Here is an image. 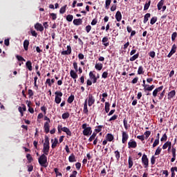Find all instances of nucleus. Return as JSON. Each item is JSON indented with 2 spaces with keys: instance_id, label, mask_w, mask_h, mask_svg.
I'll list each match as a JSON object with an SVG mask.
<instances>
[{
  "instance_id": "bb28decb",
  "label": "nucleus",
  "mask_w": 177,
  "mask_h": 177,
  "mask_svg": "<svg viewBox=\"0 0 177 177\" xmlns=\"http://www.w3.org/2000/svg\"><path fill=\"white\" fill-rule=\"evenodd\" d=\"M30 45V41L25 39L24 41V48L25 50H28V46Z\"/></svg>"
},
{
  "instance_id": "f8f14e48",
  "label": "nucleus",
  "mask_w": 177,
  "mask_h": 177,
  "mask_svg": "<svg viewBox=\"0 0 177 177\" xmlns=\"http://www.w3.org/2000/svg\"><path fill=\"white\" fill-rule=\"evenodd\" d=\"M176 49H177V46H176V44H174L171 47V51L169 52V53L167 55V57H172V55L174 54V53H176Z\"/></svg>"
},
{
  "instance_id": "b1692460",
  "label": "nucleus",
  "mask_w": 177,
  "mask_h": 177,
  "mask_svg": "<svg viewBox=\"0 0 177 177\" xmlns=\"http://www.w3.org/2000/svg\"><path fill=\"white\" fill-rule=\"evenodd\" d=\"M68 161L69 162H76L77 158H75V155H74V153L71 154V156L68 157Z\"/></svg>"
},
{
  "instance_id": "13d9d810",
  "label": "nucleus",
  "mask_w": 177,
  "mask_h": 177,
  "mask_svg": "<svg viewBox=\"0 0 177 177\" xmlns=\"http://www.w3.org/2000/svg\"><path fill=\"white\" fill-rule=\"evenodd\" d=\"M149 56H150V57H152V59H154V57H156V52L150 51L149 53Z\"/></svg>"
},
{
  "instance_id": "1a4fd4ad",
  "label": "nucleus",
  "mask_w": 177,
  "mask_h": 177,
  "mask_svg": "<svg viewBox=\"0 0 177 177\" xmlns=\"http://www.w3.org/2000/svg\"><path fill=\"white\" fill-rule=\"evenodd\" d=\"M129 149H136L138 147V143L133 140H131L128 142Z\"/></svg>"
},
{
  "instance_id": "9b49d317",
  "label": "nucleus",
  "mask_w": 177,
  "mask_h": 177,
  "mask_svg": "<svg viewBox=\"0 0 177 177\" xmlns=\"http://www.w3.org/2000/svg\"><path fill=\"white\" fill-rule=\"evenodd\" d=\"M164 89V86H160V87L156 88L155 90H153L152 95L153 97H157V95L158 92H161Z\"/></svg>"
},
{
  "instance_id": "864d4df0",
  "label": "nucleus",
  "mask_w": 177,
  "mask_h": 177,
  "mask_svg": "<svg viewBox=\"0 0 177 177\" xmlns=\"http://www.w3.org/2000/svg\"><path fill=\"white\" fill-rule=\"evenodd\" d=\"M162 150V149H161V148H160V147H158L157 148V149L156 150L155 156H160V154L161 153Z\"/></svg>"
},
{
  "instance_id": "dca6fc26",
  "label": "nucleus",
  "mask_w": 177,
  "mask_h": 177,
  "mask_svg": "<svg viewBox=\"0 0 177 177\" xmlns=\"http://www.w3.org/2000/svg\"><path fill=\"white\" fill-rule=\"evenodd\" d=\"M35 28L37 30V31H40V32H42L44 31V26L39 23H37L35 25Z\"/></svg>"
},
{
  "instance_id": "cd10ccee",
  "label": "nucleus",
  "mask_w": 177,
  "mask_h": 177,
  "mask_svg": "<svg viewBox=\"0 0 177 177\" xmlns=\"http://www.w3.org/2000/svg\"><path fill=\"white\" fill-rule=\"evenodd\" d=\"M95 68L98 71H100L103 68V64L97 62L95 64Z\"/></svg>"
},
{
  "instance_id": "2f4dec72",
  "label": "nucleus",
  "mask_w": 177,
  "mask_h": 177,
  "mask_svg": "<svg viewBox=\"0 0 177 177\" xmlns=\"http://www.w3.org/2000/svg\"><path fill=\"white\" fill-rule=\"evenodd\" d=\"M59 145V140L57 138L54 139V142L52 143V149H55V147Z\"/></svg>"
},
{
  "instance_id": "c03bdc74",
  "label": "nucleus",
  "mask_w": 177,
  "mask_h": 177,
  "mask_svg": "<svg viewBox=\"0 0 177 177\" xmlns=\"http://www.w3.org/2000/svg\"><path fill=\"white\" fill-rule=\"evenodd\" d=\"M144 91H145V92H151V91H153V90H152L151 86L147 84L145 88H144Z\"/></svg>"
},
{
  "instance_id": "58836bf2",
  "label": "nucleus",
  "mask_w": 177,
  "mask_h": 177,
  "mask_svg": "<svg viewBox=\"0 0 177 177\" xmlns=\"http://www.w3.org/2000/svg\"><path fill=\"white\" fill-rule=\"evenodd\" d=\"M150 5H151V1H149L147 3H146L144 6V10H148L149 8H150Z\"/></svg>"
},
{
  "instance_id": "7ed1b4c3",
  "label": "nucleus",
  "mask_w": 177,
  "mask_h": 177,
  "mask_svg": "<svg viewBox=\"0 0 177 177\" xmlns=\"http://www.w3.org/2000/svg\"><path fill=\"white\" fill-rule=\"evenodd\" d=\"M82 128L83 130V135L84 136H89L92 135V127H88L86 123L82 124Z\"/></svg>"
},
{
  "instance_id": "a878e982",
  "label": "nucleus",
  "mask_w": 177,
  "mask_h": 177,
  "mask_svg": "<svg viewBox=\"0 0 177 177\" xmlns=\"http://www.w3.org/2000/svg\"><path fill=\"white\" fill-rule=\"evenodd\" d=\"M106 139L108 142H113V140H114V136L111 133H108L106 136Z\"/></svg>"
},
{
  "instance_id": "c85d7f7f",
  "label": "nucleus",
  "mask_w": 177,
  "mask_h": 177,
  "mask_svg": "<svg viewBox=\"0 0 177 177\" xmlns=\"http://www.w3.org/2000/svg\"><path fill=\"white\" fill-rule=\"evenodd\" d=\"M150 16H151V14H150V13H147L144 16V20H143L144 24H146V23H147V21H149V18L150 17Z\"/></svg>"
},
{
  "instance_id": "4be33fe9",
  "label": "nucleus",
  "mask_w": 177,
  "mask_h": 177,
  "mask_svg": "<svg viewBox=\"0 0 177 177\" xmlns=\"http://www.w3.org/2000/svg\"><path fill=\"white\" fill-rule=\"evenodd\" d=\"M115 17L117 20V21H120L122 19V15L121 14V11H117Z\"/></svg>"
},
{
  "instance_id": "e433bc0d",
  "label": "nucleus",
  "mask_w": 177,
  "mask_h": 177,
  "mask_svg": "<svg viewBox=\"0 0 177 177\" xmlns=\"http://www.w3.org/2000/svg\"><path fill=\"white\" fill-rule=\"evenodd\" d=\"M115 157L117 160V161H120V158L121 157V155L120 153V151L118 150L114 151Z\"/></svg>"
},
{
  "instance_id": "49530a36",
  "label": "nucleus",
  "mask_w": 177,
  "mask_h": 177,
  "mask_svg": "<svg viewBox=\"0 0 177 177\" xmlns=\"http://www.w3.org/2000/svg\"><path fill=\"white\" fill-rule=\"evenodd\" d=\"M15 57L18 62H26V59L21 55H16Z\"/></svg>"
},
{
  "instance_id": "37998d69",
  "label": "nucleus",
  "mask_w": 177,
  "mask_h": 177,
  "mask_svg": "<svg viewBox=\"0 0 177 177\" xmlns=\"http://www.w3.org/2000/svg\"><path fill=\"white\" fill-rule=\"evenodd\" d=\"M69 117H70V113L68 112H66L63 113L62 115V118H63V120H67V118H68Z\"/></svg>"
},
{
  "instance_id": "3c124183",
  "label": "nucleus",
  "mask_w": 177,
  "mask_h": 177,
  "mask_svg": "<svg viewBox=\"0 0 177 177\" xmlns=\"http://www.w3.org/2000/svg\"><path fill=\"white\" fill-rule=\"evenodd\" d=\"M167 139H168V136H167V133H165L160 138V142H167Z\"/></svg>"
},
{
  "instance_id": "0eeeda50",
  "label": "nucleus",
  "mask_w": 177,
  "mask_h": 177,
  "mask_svg": "<svg viewBox=\"0 0 177 177\" xmlns=\"http://www.w3.org/2000/svg\"><path fill=\"white\" fill-rule=\"evenodd\" d=\"M95 97L92 94H89L88 97V106L91 107L93 104H95Z\"/></svg>"
},
{
  "instance_id": "72a5a7b5",
  "label": "nucleus",
  "mask_w": 177,
  "mask_h": 177,
  "mask_svg": "<svg viewBox=\"0 0 177 177\" xmlns=\"http://www.w3.org/2000/svg\"><path fill=\"white\" fill-rule=\"evenodd\" d=\"M97 135V133L93 132V134L88 138V142H92L93 140H95V139H96Z\"/></svg>"
},
{
  "instance_id": "5fc2aeb1",
  "label": "nucleus",
  "mask_w": 177,
  "mask_h": 177,
  "mask_svg": "<svg viewBox=\"0 0 177 177\" xmlns=\"http://www.w3.org/2000/svg\"><path fill=\"white\" fill-rule=\"evenodd\" d=\"M158 145H160V140H157L156 139L153 142V144L152 145V147H157V146H158Z\"/></svg>"
},
{
  "instance_id": "ddd939ff",
  "label": "nucleus",
  "mask_w": 177,
  "mask_h": 177,
  "mask_svg": "<svg viewBox=\"0 0 177 177\" xmlns=\"http://www.w3.org/2000/svg\"><path fill=\"white\" fill-rule=\"evenodd\" d=\"M63 56L71 55V46H67V50H63L61 53Z\"/></svg>"
},
{
  "instance_id": "6e6552de",
  "label": "nucleus",
  "mask_w": 177,
  "mask_h": 177,
  "mask_svg": "<svg viewBox=\"0 0 177 177\" xmlns=\"http://www.w3.org/2000/svg\"><path fill=\"white\" fill-rule=\"evenodd\" d=\"M88 75L90 80L93 81V84H96V82H97V77H96V75L93 73V71H90Z\"/></svg>"
},
{
  "instance_id": "39448f33",
  "label": "nucleus",
  "mask_w": 177,
  "mask_h": 177,
  "mask_svg": "<svg viewBox=\"0 0 177 177\" xmlns=\"http://www.w3.org/2000/svg\"><path fill=\"white\" fill-rule=\"evenodd\" d=\"M55 102L57 104H60L62 102V97L63 96V93L62 91H56L55 93Z\"/></svg>"
},
{
  "instance_id": "79ce46f5",
  "label": "nucleus",
  "mask_w": 177,
  "mask_h": 177,
  "mask_svg": "<svg viewBox=\"0 0 177 177\" xmlns=\"http://www.w3.org/2000/svg\"><path fill=\"white\" fill-rule=\"evenodd\" d=\"M74 99H75L74 95H71V96H69L67 100L68 103H70V104L73 103V102H74Z\"/></svg>"
},
{
  "instance_id": "774afa93",
  "label": "nucleus",
  "mask_w": 177,
  "mask_h": 177,
  "mask_svg": "<svg viewBox=\"0 0 177 177\" xmlns=\"http://www.w3.org/2000/svg\"><path fill=\"white\" fill-rule=\"evenodd\" d=\"M108 75H109V73L107 71H106V72H103L102 77V78L106 79V78H107Z\"/></svg>"
},
{
  "instance_id": "6ab92c4d",
  "label": "nucleus",
  "mask_w": 177,
  "mask_h": 177,
  "mask_svg": "<svg viewBox=\"0 0 177 177\" xmlns=\"http://www.w3.org/2000/svg\"><path fill=\"white\" fill-rule=\"evenodd\" d=\"M102 42L104 46H109V45H110V42L109 41V37H104L102 38Z\"/></svg>"
},
{
  "instance_id": "0e129e2a",
  "label": "nucleus",
  "mask_w": 177,
  "mask_h": 177,
  "mask_svg": "<svg viewBox=\"0 0 177 177\" xmlns=\"http://www.w3.org/2000/svg\"><path fill=\"white\" fill-rule=\"evenodd\" d=\"M28 95H29V97H32V96H34V91H32L31 89H29L28 91Z\"/></svg>"
},
{
  "instance_id": "a211bd4d",
  "label": "nucleus",
  "mask_w": 177,
  "mask_h": 177,
  "mask_svg": "<svg viewBox=\"0 0 177 177\" xmlns=\"http://www.w3.org/2000/svg\"><path fill=\"white\" fill-rule=\"evenodd\" d=\"M139 58V53H137L136 54H134L131 57H130V59H127L126 62L127 63H129L130 62H135L136 59Z\"/></svg>"
},
{
  "instance_id": "473e14b6",
  "label": "nucleus",
  "mask_w": 177,
  "mask_h": 177,
  "mask_svg": "<svg viewBox=\"0 0 177 177\" xmlns=\"http://www.w3.org/2000/svg\"><path fill=\"white\" fill-rule=\"evenodd\" d=\"M104 128L103 125H99L96 127V129L94 130L95 133H99V132H102V129Z\"/></svg>"
},
{
  "instance_id": "f3484780",
  "label": "nucleus",
  "mask_w": 177,
  "mask_h": 177,
  "mask_svg": "<svg viewBox=\"0 0 177 177\" xmlns=\"http://www.w3.org/2000/svg\"><path fill=\"white\" fill-rule=\"evenodd\" d=\"M176 95V91L175 90H172L171 91L169 92L167 94V99L171 100V99H174V97Z\"/></svg>"
},
{
  "instance_id": "ea45409f",
  "label": "nucleus",
  "mask_w": 177,
  "mask_h": 177,
  "mask_svg": "<svg viewBox=\"0 0 177 177\" xmlns=\"http://www.w3.org/2000/svg\"><path fill=\"white\" fill-rule=\"evenodd\" d=\"M110 5H111V0H106L105 9H109L110 8Z\"/></svg>"
},
{
  "instance_id": "4c0bfd02",
  "label": "nucleus",
  "mask_w": 177,
  "mask_h": 177,
  "mask_svg": "<svg viewBox=\"0 0 177 177\" xmlns=\"http://www.w3.org/2000/svg\"><path fill=\"white\" fill-rule=\"evenodd\" d=\"M66 9H67V5H65L60 8L59 13L61 15H64V13H66Z\"/></svg>"
},
{
  "instance_id": "69168bd1",
  "label": "nucleus",
  "mask_w": 177,
  "mask_h": 177,
  "mask_svg": "<svg viewBox=\"0 0 177 177\" xmlns=\"http://www.w3.org/2000/svg\"><path fill=\"white\" fill-rule=\"evenodd\" d=\"M164 95H165V90H163L162 93L160 94L159 100H162V98L164 97Z\"/></svg>"
},
{
  "instance_id": "de8ad7c7",
  "label": "nucleus",
  "mask_w": 177,
  "mask_h": 177,
  "mask_svg": "<svg viewBox=\"0 0 177 177\" xmlns=\"http://www.w3.org/2000/svg\"><path fill=\"white\" fill-rule=\"evenodd\" d=\"M157 17H153L151 19V21H150V24H151V26H153V24H156V22L157 21Z\"/></svg>"
},
{
  "instance_id": "412c9836",
  "label": "nucleus",
  "mask_w": 177,
  "mask_h": 177,
  "mask_svg": "<svg viewBox=\"0 0 177 177\" xmlns=\"http://www.w3.org/2000/svg\"><path fill=\"white\" fill-rule=\"evenodd\" d=\"M44 128V132H46V133H49V131L50 128V124H49V122H45Z\"/></svg>"
},
{
  "instance_id": "a19ab883",
  "label": "nucleus",
  "mask_w": 177,
  "mask_h": 177,
  "mask_svg": "<svg viewBox=\"0 0 177 177\" xmlns=\"http://www.w3.org/2000/svg\"><path fill=\"white\" fill-rule=\"evenodd\" d=\"M26 158L28 160V162L30 163V162H32L33 161V158H32V156H31V154L30 153H27L26 154Z\"/></svg>"
},
{
  "instance_id": "680f3d73",
  "label": "nucleus",
  "mask_w": 177,
  "mask_h": 177,
  "mask_svg": "<svg viewBox=\"0 0 177 177\" xmlns=\"http://www.w3.org/2000/svg\"><path fill=\"white\" fill-rule=\"evenodd\" d=\"M176 37H177V32H173L171 35V40L173 41H175V39H176Z\"/></svg>"
},
{
  "instance_id": "f257e3e1",
  "label": "nucleus",
  "mask_w": 177,
  "mask_h": 177,
  "mask_svg": "<svg viewBox=\"0 0 177 177\" xmlns=\"http://www.w3.org/2000/svg\"><path fill=\"white\" fill-rule=\"evenodd\" d=\"M44 140L45 142L43 145L42 152L44 154H46V156H48L49 154V150L50 149V142H49V137H48V136H45Z\"/></svg>"
},
{
  "instance_id": "09e8293b",
  "label": "nucleus",
  "mask_w": 177,
  "mask_h": 177,
  "mask_svg": "<svg viewBox=\"0 0 177 177\" xmlns=\"http://www.w3.org/2000/svg\"><path fill=\"white\" fill-rule=\"evenodd\" d=\"M73 19H74V16H73V15H68L66 16L67 21L71 22V21H73Z\"/></svg>"
},
{
  "instance_id": "f704fd0d",
  "label": "nucleus",
  "mask_w": 177,
  "mask_h": 177,
  "mask_svg": "<svg viewBox=\"0 0 177 177\" xmlns=\"http://www.w3.org/2000/svg\"><path fill=\"white\" fill-rule=\"evenodd\" d=\"M129 162V168L131 169L133 167V160H132V157L129 156L128 159Z\"/></svg>"
},
{
  "instance_id": "4d7b16f0",
  "label": "nucleus",
  "mask_w": 177,
  "mask_h": 177,
  "mask_svg": "<svg viewBox=\"0 0 177 177\" xmlns=\"http://www.w3.org/2000/svg\"><path fill=\"white\" fill-rule=\"evenodd\" d=\"M54 172L56 174V176H62V173L59 172V169L55 168L54 169Z\"/></svg>"
},
{
  "instance_id": "4468645a",
  "label": "nucleus",
  "mask_w": 177,
  "mask_h": 177,
  "mask_svg": "<svg viewBox=\"0 0 177 177\" xmlns=\"http://www.w3.org/2000/svg\"><path fill=\"white\" fill-rule=\"evenodd\" d=\"M171 146H172V142H171V141H167L163 145L162 149L163 150H165L168 148V151H169V150H171Z\"/></svg>"
},
{
  "instance_id": "393cba45",
  "label": "nucleus",
  "mask_w": 177,
  "mask_h": 177,
  "mask_svg": "<svg viewBox=\"0 0 177 177\" xmlns=\"http://www.w3.org/2000/svg\"><path fill=\"white\" fill-rule=\"evenodd\" d=\"M74 26H81L82 24V19H75L73 20Z\"/></svg>"
},
{
  "instance_id": "2eb2a0df",
  "label": "nucleus",
  "mask_w": 177,
  "mask_h": 177,
  "mask_svg": "<svg viewBox=\"0 0 177 177\" xmlns=\"http://www.w3.org/2000/svg\"><path fill=\"white\" fill-rule=\"evenodd\" d=\"M83 113L86 115L89 113V110H88V99H86L84 101Z\"/></svg>"
},
{
  "instance_id": "bf43d9fd",
  "label": "nucleus",
  "mask_w": 177,
  "mask_h": 177,
  "mask_svg": "<svg viewBox=\"0 0 177 177\" xmlns=\"http://www.w3.org/2000/svg\"><path fill=\"white\" fill-rule=\"evenodd\" d=\"M85 30L87 33H89L91 32V30H92V26H91V25H88L86 26Z\"/></svg>"
},
{
  "instance_id": "c756f323",
  "label": "nucleus",
  "mask_w": 177,
  "mask_h": 177,
  "mask_svg": "<svg viewBox=\"0 0 177 177\" xmlns=\"http://www.w3.org/2000/svg\"><path fill=\"white\" fill-rule=\"evenodd\" d=\"M138 75H142L145 74V69L143 68V66H140L138 67Z\"/></svg>"
},
{
  "instance_id": "9d476101",
  "label": "nucleus",
  "mask_w": 177,
  "mask_h": 177,
  "mask_svg": "<svg viewBox=\"0 0 177 177\" xmlns=\"http://www.w3.org/2000/svg\"><path fill=\"white\" fill-rule=\"evenodd\" d=\"M129 139V136L127 134V132L122 131V142L127 143V141Z\"/></svg>"
},
{
  "instance_id": "603ef678",
  "label": "nucleus",
  "mask_w": 177,
  "mask_h": 177,
  "mask_svg": "<svg viewBox=\"0 0 177 177\" xmlns=\"http://www.w3.org/2000/svg\"><path fill=\"white\" fill-rule=\"evenodd\" d=\"M73 68L76 73H78V64L75 61L73 62Z\"/></svg>"
},
{
  "instance_id": "423d86ee",
  "label": "nucleus",
  "mask_w": 177,
  "mask_h": 177,
  "mask_svg": "<svg viewBox=\"0 0 177 177\" xmlns=\"http://www.w3.org/2000/svg\"><path fill=\"white\" fill-rule=\"evenodd\" d=\"M141 161L145 168H149V158H147V155L144 153L142 155Z\"/></svg>"
},
{
  "instance_id": "6e6d98bb",
  "label": "nucleus",
  "mask_w": 177,
  "mask_h": 177,
  "mask_svg": "<svg viewBox=\"0 0 177 177\" xmlns=\"http://www.w3.org/2000/svg\"><path fill=\"white\" fill-rule=\"evenodd\" d=\"M144 135L145 136V138L147 139V138H149V136H150V135H151V131H147L145 132Z\"/></svg>"
},
{
  "instance_id": "a18cd8bd",
  "label": "nucleus",
  "mask_w": 177,
  "mask_h": 177,
  "mask_svg": "<svg viewBox=\"0 0 177 177\" xmlns=\"http://www.w3.org/2000/svg\"><path fill=\"white\" fill-rule=\"evenodd\" d=\"M118 118V115H113L111 117V118L108 120L109 122H111V121H115Z\"/></svg>"
},
{
  "instance_id": "aec40b11",
  "label": "nucleus",
  "mask_w": 177,
  "mask_h": 177,
  "mask_svg": "<svg viewBox=\"0 0 177 177\" xmlns=\"http://www.w3.org/2000/svg\"><path fill=\"white\" fill-rule=\"evenodd\" d=\"M70 75L73 80H77V78H78V74H77V71L74 70H71Z\"/></svg>"
},
{
  "instance_id": "f03ea898",
  "label": "nucleus",
  "mask_w": 177,
  "mask_h": 177,
  "mask_svg": "<svg viewBox=\"0 0 177 177\" xmlns=\"http://www.w3.org/2000/svg\"><path fill=\"white\" fill-rule=\"evenodd\" d=\"M46 156L48 155L43 153L38 158L39 165H41V167H44V168H46L48 167V157H46Z\"/></svg>"
},
{
  "instance_id": "e2e57ef3",
  "label": "nucleus",
  "mask_w": 177,
  "mask_h": 177,
  "mask_svg": "<svg viewBox=\"0 0 177 177\" xmlns=\"http://www.w3.org/2000/svg\"><path fill=\"white\" fill-rule=\"evenodd\" d=\"M156 158L154 156H153L151 158V165H154V164H156Z\"/></svg>"
},
{
  "instance_id": "5701e85b",
  "label": "nucleus",
  "mask_w": 177,
  "mask_h": 177,
  "mask_svg": "<svg viewBox=\"0 0 177 177\" xmlns=\"http://www.w3.org/2000/svg\"><path fill=\"white\" fill-rule=\"evenodd\" d=\"M26 67L29 71H32V62L31 61H27L26 63Z\"/></svg>"
},
{
  "instance_id": "20e7f679",
  "label": "nucleus",
  "mask_w": 177,
  "mask_h": 177,
  "mask_svg": "<svg viewBox=\"0 0 177 177\" xmlns=\"http://www.w3.org/2000/svg\"><path fill=\"white\" fill-rule=\"evenodd\" d=\"M58 133H62V132H66V135L68 136H72L73 133H71V131L70 129L63 126L62 124H59L57 127Z\"/></svg>"
},
{
  "instance_id": "052dcab7",
  "label": "nucleus",
  "mask_w": 177,
  "mask_h": 177,
  "mask_svg": "<svg viewBox=\"0 0 177 177\" xmlns=\"http://www.w3.org/2000/svg\"><path fill=\"white\" fill-rule=\"evenodd\" d=\"M172 157H176V149L174 147L171 148Z\"/></svg>"
},
{
  "instance_id": "8fccbe9b",
  "label": "nucleus",
  "mask_w": 177,
  "mask_h": 177,
  "mask_svg": "<svg viewBox=\"0 0 177 177\" xmlns=\"http://www.w3.org/2000/svg\"><path fill=\"white\" fill-rule=\"evenodd\" d=\"M123 124L126 131H128V120H127V118H124L123 120Z\"/></svg>"
},
{
  "instance_id": "7c9ffc66",
  "label": "nucleus",
  "mask_w": 177,
  "mask_h": 177,
  "mask_svg": "<svg viewBox=\"0 0 177 177\" xmlns=\"http://www.w3.org/2000/svg\"><path fill=\"white\" fill-rule=\"evenodd\" d=\"M105 112L107 113L110 111V102H106L104 106Z\"/></svg>"
},
{
  "instance_id": "c9c22d12",
  "label": "nucleus",
  "mask_w": 177,
  "mask_h": 177,
  "mask_svg": "<svg viewBox=\"0 0 177 177\" xmlns=\"http://www.w3.org/2000/svg\"><path fill=\"white\" fill-rule=\"evenodd\" d=\"M164 5V0H160V2L158 3L157 7L158 10H161L162 9V6Z\"/></svg>"
},
{
  "instance_id": "338daca9",
  "label": "nucleus",
  "mask_w": 177,
  "mask_h": 177,
  "mask_svg": "<svg viewBox=\"0 0 177 177\" xmlns=\"http://www.w3.org/2000/svg\"><path fill=\"white\" fill-rule=\"evenodd\" d=\"M50 16L52 17L53 20L57 19V15L55 13H50Z\"/></svg>"
}]
</instances>
